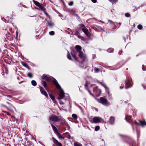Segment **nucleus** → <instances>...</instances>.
Returning <instances> with one entry per match:
<instances>
[{"label": "nucleus", "mask_w": 146, "mask_h": 146, "mask_svg": "<svg viewBox=\"0 0 146 146\" xmlns=\"http://www.w3.org/2000/svg\"><path fill=\"white\" fill-rule=\"evenodd\" d=\"M108 21L110 23V24L113 25L115 27H116V25L115 24V23L114 22H112V21H111L110 20H108Z\"/></svg>", "instance_id": "nucleus-30"}, {"label": "nucleus", "mask_w": 146, "mask_h": 146, "mask_svg": "<svg viewBox=\"0 0 146 146\" xmlns=\"http://www.w3.org/2000/svg\"><path fill=\"white\" fill-rule=\"evenodd\" d=\"M67 57L69 60H71L72 59L69 53L68 52V53L67 54Z\"/></svg>", "instance_id": "nucleus-33"}, {"label": "nucleus", "mask_w": 146, "mask_h": 146, "mask_svg": "<svg viewBox=\"0 0 146 146\" xmlns=\"http://www.w3.org/2000/svg\"><path fill=\"white\" fill-rule=\"evenodd\" d=\"M131 116L127 115L126 116L125 119L127 121L129 122V121L131 119Z\"/></svg>", "instance_id": "nucleus-19"}, {"label": "nucleus", "mask_w": 146, "mask_h": 146, "mask_svg": "<svg viewBox=\"0 0 146 146\" xmlns=\"http://www.w3.org/2000/svg\"><path fill=\"white\" fill-rule=\"evenodd\" d=\"M49 96H50V98L52 99V100H53L54 102V103H56V101L55 100V98H54V96H53V95H52L51 94H49Z\"/></svg>", "instance_id": "nucleus-18"}, {"label": "nucleus", "mask_w": 146, "mask_h": 146, "mask_svg": "<svg viewBox=\"0 0 146 146\" xmlns=\"http://www.w3.org/2000/svg\"><path fill=\"white\" fill-rule=\"evenodd\" d=\"M11 101L9 100H7V101L6 102V103L7 104H8L9 105H10V107H9L11 108H14V109H15V108L14 107V106L11 103Z\"/></svg>", "instance_id": "nucleus-13"}, {"label": "nucleus", "mask_w": 146, "mask_h": 146, "mask_svg": "<svg viewBox=\"0 0 146 146\" xmlns=\"http://www.w3.org/2000/svg\"><path fill=\"white\" fill-rule=\"evenodd\" d=\"M33 3L37 7H39L41 4L38 2L34 0H33Z\"/></svg>", "instance_id": "nucleus-15"}, {"label": "nucleus", "mask_w": 146, "mask_h": 146, "mask_svg": "<svg viewBox=\"0 0 146 146\" xmlns=\"http://www.w3.org/2000/svg\"><path fill=\"white\" fill-rule=\"evenodd\" d=\"M100 21V22H101V23H104V22L102 21Z\"/></svg>", "instance_id": "nucleus-52"}, {"label": "nucleus", "mask_w": 146, "mask_h": 146, "mask_svg": "<svg viewBox=\"0 0 146 146\" xmlns=\"http://www.w3.org/2000/svg\"><path fill=\"white\" fill-rule=\"evenodd\" d=\"M2 106H3V107L4 108H6L7 109H8V108L5 105H2Z\"/></svg>", "instance_id": "nucleus-43"}, {"label": "nucleus", "mask_w": 146, "mask_h": 146, "mask_svg": "<svg viewBox=\"0 0 146 146\" xmlns=\"http://www.w3.org/2000/svg\"><path fill=\"white\" fill-rule=\"evenodd\" d=\"M139 123L142 126L144 127L146 125V123L145 121H140Z\"/></svg>", "instance_id": "nucleus-17"}, {"label": "nucleus", "mask_w": 146, "mask_h": 146, "mask_svg": "<svg viewBox=\"0 0 146 146\" xmlns=\"http://www.w3.org/2000/svg\"><path fill=\"white\" fill-rule=\"evenodd\" d=\"M125 88H126L127 89L132 86L131 82L130 81L126 80L125 81Z\"/></svg>", "instance_id": "nucleus-6"}, {"label": "nucleus", "mask_w": 146, "mask_h": 146, "mask_svg": "<svg viewBox=\"0 0 146 146\" xmlns=\"http://www.w3.org/2000/svg\"><path fill=\"white\" fill-rule=\"evenodd\" d=\"M135 123L136 124V125H137L138 124V123H137V122H136V121L135 122Z\"/></svg>", "instance_id": "nucleus-51"}, {"label": "nucleus", "mask_w": 146, "mask_h": 146, "mask_svg": "<svg viewBox=\"0 0 146 146\" xmlns=\"http://www.w3.org/2000/svg\"><path fill=\"white\" fill-rule=\"evenodd\" d=\"M74 145L75 146H82L81 144L75 143H74Z\"/></svg>", "instance_id": "nucleus-40"}, {"label": "nucleus", "mask_w": 146, "mask_h": 146, "mask_svg": "<svg viewBox=\"0 0 146 146\" xmlns=\"http://www.w3.org/2000/svg\"><path fill=\"white\" fill-rule=\"evenodd\" d=\"M13 26L15 27V28L16 30V36H18L19 35H18L19 32H18V28L17 27H16V26H14V25H13Z\"/></svg>", "instance_id": "nucleus-23"}, {"label": "nucleus", "mask_w": 146, "mask_h": 146, "mask_svg": "<svg viewBox=\"0 0 146 146\" xmlns=\"http://www.w3.org/2000/svg\"><path fill=\"white\" fill-rule=\"evenodd\" d=\"M60 104L61 105H63L64 104V103L62 102H60Z\"/></svg>", "instance_id": "nucleus-48"}, {"label": "nucleus", "mask_w": 146, "mask_h": 146, "mask_svg": "<svg viewBox=\"0 0 146 146\" xmlns=\"http://www.w3.org/2000/svg\"><path fill=\"white\" fill-rule=\"evenodd\" d=\"M120 87L121 89H122L123 88V87H121V86H120Z\"/></svg>", "instance_id": "nucleus-55"}, {"label": "nucleus", "mask_w": 146, "mask_h": 146, "mask_svg": "<svg viewBox=\"0 0 146 146\" xmlns=\"http://www.w3.org/2000/svg\"><path fill=\"white\" fill-rule=\"evenodd\" d=\"M52 140L54 143L56 145L58 146H61L62 145V144L58 142V141L54 138H52Z\"/></svg>", "instance_id": "nucleus-11"}, {"label": "nucleus", "mask_w": 146, "mask_h": 146, "mask_svg": "<svg viewBox=\"0 0 146 146\" xmlns=\"http://www.w3.org/2000/svg\"><path fill=\"white\" fill-rule=\"evenodd\" d=\"M99 83L102 85V84H103L101 82H99Z\"/></svg>", "instance_id": "nucleus-54"}, {"label": "nucleus", "mask_w": 146, "mask_h": 146, "mask_svg": "<svg viewBox=\"0 0 146 146\" xmlns=\"http://www.w3.org/2000/svg\"><path fill=\"white\" fill-rule=\"evenodd\" d=\"M49 119L50 120L54 122H57L58 119V117L55 116H52L50 117Z\"/></svg>", "instance_id": "nucleus-5"}, {"label": "nucleus", "mask_w": 146, "mask_h": 146, "mask_svg": "<svg viewBox=\"0 0 146 146\" xmlns=\"http://www.w3.org/2000/svg\"><path fill=\"white\" fill-rule=\"evenodd\" d=\"M139 7H139L138 8H137L135 6H133V11L134 12V11H137V9H139Z\"/></svg>", "instance_id": "nucleus-28"}, {"label": "nucleus", "mask_w": 146, "mask_h": 146, "mask_svg": "<svg viewBox=\"0 0 146 146\" xmlns=\"http://www.w3.org/2000/svg\"><path fill=\"white\" fill-rule=\"evenodd\" d=\"M110 2L113 4L115 3L118 1V0H108Z\"/></svg>", "instance_id": "nucleus-24"}, {"label": "nucleus", "mask_w": 146, "mask_h": 146, "mask_svg": "<svg viewBox=\"0 0 146 146\" xmlns=\"http://www.w3.org/2000/svg\"><path fill=\"white\" fill-rule=\"evenodd\" d=\"M93 121L94 123H103L104 121L101 117H95L93 119Z\"/></svg>", "instance_id": "nucleus-3"}, {"label": "nucleus", "mask_w": 146, "mask_h": 146, "mask_svg": "<svg viewBox=\"0 0 146 146\" xmlns=\"http://www.w3.org/2000/svg\"><path fill=\"white\" fill-rule=\"evenodd\" d=\"M113 49L112 48H109L107 50V51L108 52H112L113 51Z\"/></svg>", "instance_id": "nucleus-32"}, {"label": "nucleus", "mask_w": 146, "mask_h": 146, "mask_svg": "<svg viewBox=\"0 0 146 146\" xmlns=\"http://www.w3.org/2000/svg\"><path fill=\"white\" fill-rule=\"evenodd\" d=\"M40 92L41 93L44 94V95L45 96L47 97H48V95L46 93V92L44 90V89L41 87H40Z\"/></svg>", "instance_id": "nucleus-8"}, {"label": "nucleus", "mask_w": 146, "mask_h": 146, "mask_svg": "<svg viewBox=\"0 0 146 146\" xmlns=\"http://www.w3.org/2000/svg\"><path fill=\"white\" fill-rule=\"evenodd\" d=\"M52 128H53V130L55 131H56V133L57 132H58V131H57V130L56 129V127L55 126H54V125H53V124H52Z\"/></svg>", "instance_id": "nucleus-25"}, {"label": "nucleus", "mask_w": 146, "mask_h": 146, "mask_svg": "<svg viewBox=\"0 0 146 146\" xmlns=\"http://www.w3.org/2000/svg\"><path fill=\"white\" fill-rule=\"evenodd\" d=\"M47 24L48 25L51 27H52L53 25H54L53 23H52L51 21H48Z\"/></svg>", "instance_id": "nucleus-21"}, {"label": "nucleus", "mask_w": 146, "mask_h": 146, "mask_svg": "<svg viewBox=\"0 0 146 146\" xmlns=\"http://www.w3.org/2000/svg\"><path fill=\"white\" fill-rule=\"evenodd\" d=\"M79 28L87 36H90L91 35V33L84 25L83 24L79 25Z\"/></svg>", "instance_id": "nucleus-2"}, {"label": "nucleus", "mask_w": 146, "mask_h": 146, "mask_svg": "<svg viewBox=\"0 0 146 146\" xmlns=\"http://www.w3.org/2000/svg\"><path fill=\"white\" fill-rule=\"evenodd\" d=\"M84 42H85L86 43H88L87 41L90 40V37H79Z\"/></svg>", "instance_id": "nucleus-9"}, {"label": "nucleus", "mask_w": 146, "mask_h": 146, "mask_svg": "<svg viewBox=\"0 0 146 146\" xmlns=\"http://www.w3.org/2000/svg\"><path fill=\"white\" fill-rule=\"evenodd\" d=\"M45 14L46 15H48V13L46 12V11H44Z\"/></svg>", "instance_id": "nucleus-47"}, {"label": "nucleus", "mask_w": 146, "mask_h": 146, "mask_svg": "<svg viewBox=\"0 0 146 146\" xmlns=\"http://www.w3.org/2000/svg\"><path fill=\"white\" fill-rule=\"evenodd\" d=\"M23 65L25 67H27L28 66L27 64L26 63H24L23 64Z\"/></svg>", "instance_id": "nucleus-42"}, {"label": "nucleus", "mask_w": 146, "mask_h": 146, "mask_svg": "<svg viewBox=\"0 0 146 146\" xmlns=\"http://www.w3.org/2000/svg\"><path fill=\"white\" fill-rule=\"evenodd\" d=\"M118 24L120 26V25H121V23H118Z\"/></svg>", "instance_id": "nucleus-53"}, {"label": "nucleus", "mask_w": 146, "mask_h": 146, "mask_svg": "<svg viewBox=\"0 0 146 146\" xmlns=\"http://www.w3.org/2000/svg\"><path fill=\"white\" fill-rule=\"evenodd\" d=\"M100 103L104 105H106L107 103V100L102 97L100 98Z\"/></svg>", "instance_id": "nucleus-7"}, {"label": "nucleus", "mask_w": 146, "mask_h": 146, "mask_svg": "<svg viewBox=\"0 0 146 146\" xmlns=\"http://www.w3.org/2000/svg\"><path fill=\"white\" fill-rule=\"evenodd\" d=\"M102 85L104 87V88L106 90H107L108 89V88L106 86H105L103 84H102Z\"/></svg>", "instance_id": "nucleus-44"}, {"label": "nucleus", "mask_w": 146, "mask_h": 146, "mask_svg": "<svg viewBox=\"0 0 146 146\" xmlns=\"http://www.w3.org/2000/svg\"><path fill=\"white\" fill-rule=\"evenodd\" d=\"M143 70H145V68H144L143 67Z\"/></svg>", "instance_id": "nucleus-49"}, {"label": "nucleus", "mask_w": 146, "mask_h": 146, "mask_svg": "<svg viewBox=\"0 0 146 146\" xmlns=\"http://www.w3.org/2000/svg\"><path fill=\"white\" fill-rule=\"evenodd\" d=\"M94 3H96L97 0H91Z\"/></svg>", "instance_id": "nucleus-45"}, {"label": "nucleus", "mask_w": 146, "mask_h": 146, "mask_svg": "<svg viewBox=\"0 0 146 146\" xmlns=\"http://www.w3.org/2000/svg\"><path fill=\"white\" fill-rule=\"evenodd\" d=\"M6 112V113H7V115H10V113H8V112Z\"/></svg>", "instance_id": "nucleus-50"}, {"label": "nucleus", "mask_w": 146, "mask_h": 146, "mask_svg": "<svg viewBox=\"0 0 146 146\" xmlns=\"http://www.w3.org/2000/svg\"><path fill=\"white\" fill-rule=\"evenodd\" d=\"M79 56L83 60H84L86 58V55L83 54L81 51L79 52Z\"/></svg>", "instance_id": "nucleus-10"}, {"label": "nucleus", "mask_w": 146, "mask_h": 146, "mask_svg": "<svg viewBox=\"0 0 146 146\" xmlns=\"http://www.w3.org/2000/svg\"><path fill=\"white\" fill-rule=\"evenodd\" d=\"M42 85L44 86L45 88H46L47 84L46 82L44 81H42Z\"/></svg>", "instance_id": "nucleus-29"}, {"label": "nucleus", "mask_w": 146, "mask_h": 146, "mask_svg": "<svg viewBox=\"0 0 146 146\" xmlns=\"http://www.w3.org/2000/svg\"><path fill=\"white\" fill-rule=\"evenodd\" d=\"M121 52V53L122 52H121V51H120V52H119V53H120V54Z\"/></svg>", "instance_id": "nucleus-56"}, {"label": "nucleus", "mask_w": 146, "mask_h": 146, "mask_svg": "<svg viewBox=\"0 0 146 146\" xmlns=\"http://www.w3.org/2000/svg\"><path fill=\"white\" fill-rule=\"evenodd\" d=\"M114 121V118L113 117H110L109 120V122L110 124H113Z\"/></svg>", "instance_id": "nucleus-16"}, {"label": "nucleus", "mask_w": 146, "mask_h": 146, "mask_svg": "<svg viewBox=\"0 0 146 146\" xmlns=\"http://www.w3.org/2000/svg\"><path fill=\"white\" fill-rule=\"evenodd\" d=\"M75 48L78 52H79L81 51L82 48L79 45H76L75 46Z\"/></svg>", "instance_id": "nucleus-14"}, {"label": "nucleus", "mask_w": 146, "mask_h": 146, "mask_svg": "<svg viewBox=\"0 0 146 146\" xmlns=\"http://www.w3.org/2000/svg\"><path fill=\"white\" fill-rule=\"evenodd\" d=\"M28 76L30 78H31L32 77V75L31 73H28Z\"/></svg>", "instance_id": "nucleus-39"}, {"label": "nucleus", "mask_w": 146, "mask_h": 146, "mask_svg": "<svg viewBox=\"0 0 146 146\" xmlns=\"http://www.w3.org/2000/svg\"><path fill=\"white\" fill-rule=\"evenodd\" d=\"M50 35L51 36H53L54 35V32L53 31H51L49 32Z\"/></svg>", "instance_id": "nucleus-34"}, {"label": "nucleus", "mask_w": 146, "mask_h": 146, "mask_svg": "<svg viewBox=\"0 0 146 146\" xmlns=\"http://www.w3.org/2000/svg\"><path fill=\"white\" fill-rule=\"evenodd\" d=\"M72 117L74 119H77V117L76 115L74 114H73L72 115Z\"/></svg>", "instance_id": "nucleus-36"}, {"label": "nucleus", "mask_w": 146, "mask_h": 146, "mask_svg": "<svg viewBox=\"0 0 146 146\" xmlns=\"http://www.w3.org/2000/svg\"><path fill=\"white\" fill-rule=\"evenodd\" d=\"M125 16L126 17H129L130 16V15L129 13H127L125 14Z\"/></svg>", "instance_id": "nucleus-37"}, {"label": "nucleus", "mask_w": 146, "mask_h": 146, "mask_svg": "<svg viewBox=\"0 0 146 146\" xmlns=\"http://www.w3.org/2000/svg\"><path fill=\"white\" fill-rule=\"evenodd\" d=\"M73 2L72 1L69 3V5L70 6H72L73 5Z\"/></svg>", "instance_id": "nucleus-41"}, {"label": "nucleus", "mask_w": 146, "mask_h": 146, "mask_svg": "<svg viewBox=\"0 0 146 146\" xmlns=\"http://www.w3.org/2000/svg\"><path fill=\"white\" fill-rule=\"evenodd\" d=\"M57 134L58 137L60 139H64V138L63 137H62L60 135V134L59 133H58V132H57Z\"/></svg>", "instance_id": "nucleus-27"}, {"label": "nucleus", "mask_w": 146, "mask_h": 146, "mask_svg": "<svg viewBox=\"0 0 146 146\" xmlns=\"http://www.w3.org/2000/svg\"><path fill=\"white\" fill-rule=\"evenodd\" d=\"M41 10L43 11H46V9L44 7L43 5L42 4H41L40 5L39 7Z\"/></svg>", "instance_id": "nucleus-20"}, {"label": "nucleus", "mask_w": 146, "mask_h": 146, "mask_svg": "<svg viewBox=\"0 0 146 146\" xmlns=\"http://www.w3.org/2000/svg\"><path fill=\"white\" fill-rule=\"evenodd\" d=\"M32 84L33 86H36V83L35 80H33L31 81Z\"/></svg>", "instance_id": "nucleus-26"}, {"label": "nucleus", "mask_w": 146, "mask_h": 146, "mask_svg": "<svg viewBox=\"0 0 146 146\" xmlns=\"http://www.w3.org/2000/svg\"><path fill=\"white\" fill-rule=\"evenodd\" d=\"M94 29L96 31H100L101 30V28L99 26H98V27H95Z\"/></svg>", "instance_id": "nucleus-22"}, {"label": "nucleus", "mask_w": 146, "mask_h": 146, "mask_svg": "<svg viewBox=\"0 0 146 146\" xmlns=\"http://www.w3.org/2000/svg\"><path fill=\"white\" fill-rule=\"evenodd\" d=\"M94 70L96 72H99L100 69L98 68H94Z\"/></svg>", "instance_id": "nucleus-38"}, {"label": "nucleus", "mask_w": 146, "mask_h": 146, "mask_svg": "<svg viewBox=\"0 0 146 146\" xmlns=\"http://www.w3.org/2000/svg\"><path fill=\"white\" fill-rule=\"evenodd\" d=\"M72 56H73V57L75 59H76V55H74V54H72Z\"/></svg>", "instance_id": "nucleus-46"}, {"label": "nucleus", "mask_w": 146, "mask_h": 146, "mask_svg": "<svg viewBox=\"0 0 146 146\" xmlns=\"http://www.w3.org/2000/svg\"><path fill=\"white\" fill-rule=\"evenodd\" d=\"M100 129V127L98 126H96L95 128V131H98Z\"/></svg>", "instance_id": "nucleus-35"}, {"label": "nucleus", "mask_w": 146, "mask_h": 146, "mask_svg": "<svg viewBox=\"0 0 146 146\" xmlns=\"http://www.w3.org/2000/svg\"><path fill=\"white\" fill-rule=\"evenodd\" d=\"M133 26L134 27H135V24H134Z\"/></svg>", "instance_id": "nucleus-57"}, {"label": "nucleus", "mask_w": 146, "mask_h": 146, "mask_svg": "<svg viewBox=\"0 0 146 146\" xmlns=\"http://www.w3.org/2000/svg\"><path fill=\"white\" fill-rule=\"evenodd\" d=\"M42 78L47 81L49 80L50 79V77L48 76L45 74H44L43 75L42 77Z\"/></svg>", "instance_id": "nucleus-12"}, {"label": "nucleus", "mask_w": 146, "mask_h": 146, "mask_svg": "<svg viewBox=\"0 0 146 146\" xmlns=\"http://www.w3.org/2000/svg\"><path fill=\"white\" fill-rule=\"evenodd\" d=\"M137 28L139 30H141L142 29L143 27L141 25H139L137 26Z\"/></svg>", "instance_id": "nucleus-31"}, {"label": "nucleus", "mask_w": 146, "mask_h": 146, "mask_svg": "<svg viewBox=\"0 0 146 146\" xmlns=\"http://www.w3.org/2000/svg\"><path fill=\"white\" fill-rule=\"evenodd\" d=\"M93 91L96 93L97 96H99L100 95L101 91V90L98 89L97 87L93 89Z\"/></svg>", "instance_id": "nucleus-4"}, {"label": "nucleus", "mask_w": 146, "mask_h": 146, "mask_svg": "<svg viewBox=\"0 0 146 146\" xmlns=\"http://www.w3.org/2000/svg\"><path fill=\"white\" fill-rule=\"evenodd\" d=\"M53 82L56 88L60 90V92L59 95V97L58 99V100H60L63 98L64 96V91L62 90L61 89L60 86L56 80L54 79L53 80Z\"/></svg>", "instance_id": "nucleus-1"}]
</instances>
